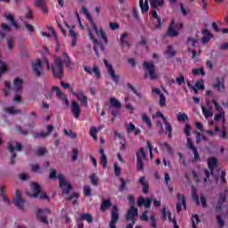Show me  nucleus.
Returning <instances> with one entry per match:
<instances>
[{
  "instance_id": "9b49d317",
  "label": "nucleus",
  "mask_w": 228,
  "mask_h": 228,
  "mask_svg": "<svg viewBox=\"0 0 228 228\" xmlns=\"http://www.w3.org/2000/svg\"><path fill=\"white\" fill-rule=\"evenodd\" d=\"M73 95L77 97V100L81 102L82 106L88 108V96L85 95V91L79 89L77 93H73Z\"/></svg>"
},
{
  "instance_id": "f704fd0d",
  "label": "nucleus",
  "mask_w": 228,
  "mask_h": 228,
  "mask_svg": "<svg viewBox=\"0 0 228 228\" xmlns=\"http://www.w3.org/2000/svg\"><path fill=\"white\" fill-rule=\"evenodd\" d=\"M142 120L146 124L149 129H152V121L151 120V118L147 116V114L142 115Z\"/></svg>"
},
{
  "instance_id": "423d86ee",
  "label": "nucleus",
  "mask_w": 228,
  "mask_h": 228,
  "mask_svg": "<svg viewBox=\"0 0 228 228\" xmlns=\"http://www.w3.org/2000/svg\"><path fill=\"white\" fill-rule=\"evenodd\" d=\"M142 67L145 69V70H148V73H144L145 78L149 77L150 76V79H151V81L158 79V75L156 74V66L154 65V62L144 61L142 63Z\"/></svg>"
},
{
  "instance_id": "13d9d810",
  "label": "nucleus",
  "mask_w": 228,
  "mask_h": 228,
  "mask_svg": "<svg viewBox=\"0 0 228 228\" xmlns=\"http://www.w3.org/2000/svg\"><path fill=\"white\" fill-rule=\"evenodd\" d=\"M84 195L86 197H92V188L89 185L84 186Z\"/></svg>"
},
{
  "instance_id": "6ab92c4d",
  "label": "nucleus",
  "mask_w": 228,
  "mask_h": 228,
  "mask_svg": "<svg viewBox=\"0 0 228 228\" xmlns=\"http://www.w3.org/2000/svg\"><path fill=\"white\" fill-rule=\"evenodd\" d=\"M85 72L87 74H94L96 79H101V69H99V67L94 66L93 69L90 68L89 66H85L84 67Z\"/></svg>"
},
{
  "instance_id": "e433bc0d",
  "label": "nucleus",
  "mask_w": 228,
  "mask_h": 228,
  "mask_svg": "<svg viewBox=\"0 0 228 228\" xmlns=\"http://www.w3.org/2000/svg\"><path fill=\"white\" fill-rule=\"evenodd\" d=\"M80 220H86L87 224H92L94 222V217L88 213H84L80 215Z\"/></svg>"
},
{
  "instance_id": "6e6552de",
  "label": "nucleus",
  "mask_w": 228,
  "mask_h": 228,
  "mask_svg": "<svg viewBox=\"0 0 228 228\" xmlns=\"http://www.w3.org/2000/svg\"><path fill=\"white\" fill-rule=\"evenodd\" d=\"M7 149L9 151V152H11V165H15V158H17V154H15L14 151L15 149L20 152V151H22V144H20V142H15V146L12 145V144H8L7 145Z\"/></svg>"
},
{
  "instance_id": "f3484780",
  "label": "nucleus",
  "mask_w": 228,
  "mask_h": 228,
  "mask_svg": "<svg viewBox=\"0 0 228 228\" xmlns=\"http://www.w3.org/2000/svg\"><path fill=\"white\" fill-rule=\"evenodd\" d=\"M25 203H26V201L24 200V199H22V197H20V191L17 190L16 191V198L13 200L14 206H16V208H19V209H22V208H24Z\"/></svg>"
},
{
  "instance_id": "3c124183",
  "label": "nucleus",
  "mask_w": 228,
  "mask_h": 228,
  "mask_svg": "<svg viewBox=\"0 0 228 228\" xmlns=\"http://www.w3.org/2000/svg\"><path fill=\"white\" fill-rule=\"evenodd\" d=\"M4 190H6V187H4V185L1 186L0 188V191H1V196L2 199L4 200V202H5V204H10V200H8V198H6V195H4Z\"/></svg>"
},
{
  "instance_id": "aec40b11",
  "label": "nucleus",
  "mask_w": 228,
  "mask_h": 228,
  "mask_svg": "<svg viewBox=\"0 0 228 228\" xmlns=\"http://www.w3.org/2000/svg\"><path fill=\"white\" fill-rule=\"evenodd\" d=\"M71 112L76 118H79V115H81V106L76 101L71 102Z\"/></svg>"
},
{
  "instance_id": "e2e57ef3",
  "label": "nucleus",
  "mask_w": 228,
  "mask_h": 228,
  "mask_svg": "<svg viewBox=\"0 0 228 228\" xmlns=\"http://www.w3.org/2000/svg\"><path fill=\"white\" fill-rule=\"evenodd\" d=\"M114 172H115L116 177H120L122 168H120V167H118V165H117V163L114 164Z\"/></svg>"
},
{
  "instance_id": "a211bd4d",
  "label": "nucleus",
  "mask_w": 228,
  "mask_h": 228,
  "mask_svg": "<svg viewBox=\"0 0 228 228\" xmlns=\"http://www.w3.org/2000/svg\"><path fill=\"white\" fill-rule=\"evenodd\" d=\"M32 70L33 72H35L37 77H40V76H42V61L40 60H36L32 63Z\"/></svg>"
},
{
  "instance_id": "de8ad7c7",
  "label": "nucleus",
  "mask_w": 228,
  "mask_h": 228,
  "mask_svg": "<svg viewBox=\"0 0 228 228\" xmlns=\"http://www.w3.org/2000/svg\"><path fill=\"white\" fill-rule=\"evenodd\" d=\"M201 110H202V113L206 118H208L209 117H213V111H211V110L206 109V107H204V106L201 107Z\"/></svg>"
},
{
  "instance_id": "f03ea898",
  "label": "nucleus",
  "mask_w": 228,
  "mask_h": 228,
  "mask_svg": "<svg viewBox=\"0 0 228 228\" xmlns=\"http://www.w3.org/2000/svg\"><path fill=\"white\" fill-rule=\"evenodd\" d=\"M59 186L61 189L62 197L69 195L72 191V184L65 179V176L62 174L58 175Z\"/></svg>"
},
{
  "instance_id": "0e129e2a",
  "label": "nucleus",
  "mask_w": 228,
  "mask_h": 228,
  "mask_svg": "<svg viewBox=\"0 0 228 228\" xmlns=\"http://www.w3.org/2000/svg\"><path fill=\"white\" fill-rule=\"evenodd\" d=\"M101 165H102L103 168L108 167V157L106 155L101 156Z\"/></svg>"
},
{
  "instance_id": "37998d69",
  "label": "nucleus",
  "mask_w": 228,
  "mask_h": 228,
  "mask_svg": "<svg viewBox=\"0 0 228 228\" xmlns=\"http://www.w3.org/2000/svg\"><path fill=\"white\" fill-rule=\"evenodd\" d=\"M176 118L178 122H186L188 120V115L184 112H179L176 115Z\"/></svg>"
},
{
  "instance_id": "338daca9",
  "label": "nucleus",
  "mask_w": 228,
  "mask_h": 228,
  "mask_svg": "<svg viewBox=\"0 0 228 228\" xmlns=\"http://www.w3.org/2000/svg\"><path fill=\"white\" fill-rule=\"evenodd\" d=\"M119 181H120V183H121V184H120V186H119V191H125L126 186L127 183H126V180H124L123 177H121V178L119 179Z\"/></svg>"
},
{
  "instance_id": "c756f323",
  "label": "nucleus",
  "mask_w": 228,
  "mask_h": 228,
  "mask_svg": "<svg viewBox=\"0 0 228 228\" xmlns=\"http://www.w3.org/2000/svg\"><path fill=\"white\" fill-rule=\"evenodd\" d=\"M110 104L111 108H115L116 110H120L122 108V103H120V102L115 97L110 98Z\"/></svg>"
},
{
  "instance_id": "412c9836",
  "label": "nucleus",
  "mask_w": 228,
  "mask_h": 228,
  "mask_svg": "<svg viewBox=\"0 0 228 228\" xmlns=\"http://www.w3.org/2000/svg\"><path fill=\"white\" fill-rule=\"evenodd\" d=\"M151 17L153 19H156L158 21V24L155 26V28L161 29L163 23H161V18L158 15V9L151 8Z\"/></svg>"
},
{
  "instance_id": "72a5a7b5",
  "label": "nucleus",
  "mask_w": 228,
  "mask_h": 228,
  "mask_svg": "<svg viewBox=\"0 0 228 228\" xmlns=\"http://www.w3.org/2000/svg\"><path fill=\"white\" fill-rule=\"evenodd\" d=\"M111 206V200L110 199H107V200H103L102 204H101V207H100V209L101 211H106V209H108V208H110Z\"/></svg>"
},
{
  "instance_id": "6e6d98bb",
  "label": "nucleus",
  "mask_w": 228,
  "mask_h": 228,
  "mask_svg": "<svg viewBox=\"0 0 228 228\" xmlns=\"http://www.w3.org/2000/svg\"><path fill=\"white\" fill-rule=\"evenodd\" d=\"M156 126L159 127V134H163L165 133V128H163V123L160 120L156 121Z\"/></svg>"
},
{
  "instance_id": "f8f14e48",
  "label": "nucleus",
  "mask_w": 228,
  "mask_h": 228,
  "mask_svg": "<svg viewBox=\"0 0 228 228\" xmlns=\"http://www.w3.org/2000/svg\"><path fill=\"white\" fill-rule=\"evenodd\" d=\"M136 217H138V208L135 206H131L130 208L127 210L125 218L126 220H133L136 221Z\"/></svg>"
},
{
  "instance_id": "58836bf2",
  "label": "nucleus",
  "mask_w": 228,
  "mask_h": 228,
  "mask_svg": "<svg viewBox=\"0 0 228 228\" xmlns=\"http://www.w3.org/2000/svg\"><path fill=\"white\" fill-rule=\"evenodd\" d=\"M36 4L37 6L41 8L43 13H47L48 10L47 7H45V3L44 2V0H37Z\"/></svg>"
},
{
  "instance_id": "1a4fd4ad",
  "label": "nucleus",
  "mask_w": 228,
  "mask_h": 228,
  "mask_svg": "<svg viewBox=\"0 0 228 228\" xmlns=\"http://www.w3.org/2000/svg\"><path fill=\"white\" fill-rule=\"evenodd\" d=\"M156 117H159L160 118H162L163 122H164V126H165V133L166 134H167L168 138H172V125H170V122H168V120H167V117H165V115H163L161 113V111H157L156 112Z\"/></svg>"
},
{
  "instance_id": "ea45409f",
  "label": "nucleus",
  "mask_w": 228,
  "mask_h": 228,
  "mask_svg": "<svg viewBox=\"0 0 228 228\" xmlns=\"http://www.w3.org/2000/svg\"><path fill=\"white\" fill-rule=\"evenodd\" d=\"M89 179H90L91 184H93V186H99V177L97 176V175H95V173H93L89 176Z\"/></svg>"
},
{
  "instance_id": "69168bd1",
  "label": "nucleus",
  "mask_w": 228,
  "mask_h": 228,
  "mask_svg": "<svg viewBox=\"0 0 228 228\" xmlns=\"http://www.w3.org/2000/svg\"><path fill=\"white\" fill-rule=\"evenodd\" d=\"M183 131H184V134L187 137H190V133L191 132V126H190V124H185Z\"/></svg>"
},
{
  "instance_id": "4be33fe9",
  "label": "nucleus",
  "mask_w": 228,
  "mask_h": 228,
  "mask_svg": "<svg viewBox=\"0 0 228 228\" xmlns=\"http://www.w3.org/2000/svg\"><path fill=\"white\" fill-rule=\"evenodd\" d=\"M212 86L214 88H217V91L223 94L225 91V84L224 79L216 78V83L213 84Z\"/></svg>"
},
{
  "instance_id": "b1692460",
  "label": "nucleus",
  "mask_w": 228,
  "mask_h": 228,
  "mask_svg": "<svg viewBox=\"0 0 228 228\" xmlns=\"http://www.w3.org/2000/svg\"><path fill=\"white\" fill-rule=\"evenodd\" d=\"M203 37L201 38L202 44H208L211 38H213L215 36L211 34L208 29H203L201 31Z\"/></svg>"
},
{
  "instance_id": "2f4dec72",
  "label": "nucleus",
  "mask_w": 228,
  "mask_h": 228,
  "mask_svg": "<svg viewBox=\"0 0 228 228\" xmlns=\"http://www.w3.org/2000/svg\"><path fill=\"white\" fill-rule=\"evenodd\" d=\"M58 97L62 100V102H64L65 106L69 108L70 106V102H69V97L66 96V94L61 92V90L58 89Z\"/></svg>"
},
{
  "instance_id": "20e7f679",
  "label": "nucleus",
  "mask_w": 228,
  "mask_h": 228,
  "mask_svg": "<svg viewBox=\"0 0 228 228\" xmlns=\"http://www.w3.org/2000/svg\"><path fill=\"white\" fill-rule=\"evenodd\" d=\"M208 169H204V173L206 177L204 178V182L208 183V179H209L210 175H213V172H215V168L218 167V159L216 157H210L208 159Z\"/></svg>"
},
{
  "instance_id": "bb28decb",
  "label": "nucleus",
  "mask_w": 228,
  "mask_h": 228,
  "mask_svg": "<svg viewBox=\"0 0 228 228\" xmlns=\"http://www.w3.org/2000/svg\"><path fill=\"white\" fill-rule=\"evenodd\" d=\"M191 197L196 206H200V200H199V191L193 185L191 186Z\"/></svg>"
},
{
  "instance_id": "603ef678",
  "label": "nucleus",
  "mask_w": 228,
  "mask_h": 228,
  "mask_svg": "<svg viewBox=\"0 0 228 228\" xmlns=\"http://www.w3.org/2000/svg\"><path fill=\"white\" fill-rule=\"evenodd\" d=\"M5 18L11 22V26H13L14 28H19V25L17 22H15V20L13 19V16L12 14H8L5 16Z\"/></svg>"
},
{
  "instance_id": "0eeeda50",
  "label": "nucleus",
  "mask_w": 228,
  "mask_h": 228,
  "mask_svg": "<svg viewBox=\"0 0 228 228\" xmlns=\"http://www.w3.org/2000/svg\"><path fill=\"white\" fill-rule=\"evenodd\" d=\"M103 63L107 69V71L110 79H112L116 85H118V81H120V76L115 73V69H113V66L110 64L108 60L104 59Z\"/></svg>"
},
{
  "instance_id": "052dcab7",
  "label": "nucleus",
  "mask_w": 228,
  "mask_h": 228,
  "mask_svg": "<svg viewBox=\"0 0 228 228\" xmlns=\"http://www.w3.org/2000/svg\"><path fill=\"white\" fill-rule=\"evenodd\" d=\"M187 148L190 149V151L197 149V147H195V144H193V141H191V138L190 137H187Z\"/></svg>"
},
{
  "instance_id": "5fc2aeb1",
  "label": "nucleus",
  "mask_w": 228,
  "mask_h": 228,
  "mask_svg": "<svg viewBox=\"0 0 228 228\" xmlns=\"http://www.w3.org/2000/svg\"><path fill=\"white\" fill-rule=\"evenodd\" d=\"M166 54H167L169 58H174V56H175V51L173 50L171 45H167Z\"/></svg>"
},
{
  "instance_id": "7ed1b4c3",
  "label": "nucleus",
  "mask_w": 228,
  "mask_h": 228,
  "mask_svg": "<svg viewBox=\"0 0 228 228\" xmlns=\"http://www.w3.org/2000/svg\"><path fill=\"white\" fill-rule=\"evenodd\" d=\"M30 188L31 191L28 192L29 197H32L33 199H37V197H39V199H42L43 200H49L47 193L40 192V185L38 183H32Z\"/></svg>"
},
{
  "instance_id": "a878e982",
  "label": "nucleus",
  "mask_w": 228,
  "mask_h": 228,
  "mask_svg": "<svg viewBox=\"0 0 228 228\" xmlns=\"http://www.w3.org/2000/svg\"><path fill=\"white\" fill-rule=\"evenodd\" d=\"M79 197H81V194H79L77 191H75L72 194L66 196L65 200H73V206H77V199H79Z\"/></svg>"
},
{
  "instance_id": "4c0bfd02",
  "label": "nucleus",
  "mask_w": 228,
  "mask_h": 228,
  "mask_svg": "<svg viewBox=\"0 0 228 228\" xmlns=\"http://www.w3.org/2000/svg\"><path fill=\"white\" fill-rule=\"evenodd\" d=\"M4 111L9 113V115H17L18 113H20V110L17 109L16 107L5 108Z\"/></svg>"
},
{
  "instance_id": "774afa93",
  "label": "nucleus",
  "mask_w": 228,
  "mask_h": 228,
  "mask_svg": "<svg viewBox=\"0 0 228 228\" xmlns=\"http://www.w3.org/2000/svg\"><path fill=\"white\" fill-rule=\"evenodd\" d=\"M100 36L102 38L104 44H108V37H106V32L102 28H100Z\"/></svg>"
},
{
  "instance_id": "473e14b6",
  "label": "nucleus",
  "mask_w": 228,
  "mask_h": 228,
  "mask_svg": "<svg viewBox=\"0 0 228 228\" xmlns=\"http://www.w3.org/2000/svg\"><path fill=\"white\" fill-rule=\"evenodd\" d=\"M6 33H10V26H8L5 23H3L0 30L1 38H4V37H6Z\"/></svg>"
},
{
  "instance_id": "49530a36",
  "label": "nucleus",
  "mask_w": 228,
  "mask_h": 228,
  "mask_svg": "<svg viewBox=\"0 0 228 228\" xmlns=\"http://www.w3.org/2000/svg\"><path fill=\"white\" fill-rule=\"evenodd\" d=\"M63 133L66 136H69V138H71L72 140L77 138V134L76 133L72 132L71 130L64 129Z\"/></svg>"
},
{
  "instance_id": "39448f33",
  "label": "nucleus",
  "mask_w": 228,
  "mask_h": 228,
  "mask_svg": "<svg viewBox=\"0 0 228 228\" xmlns=\"http://www.w3.org/2000/svg\"><path fill=\"white\" fill-rule=\"evenodd\" d=\"M63 64L70 69V57L67 53H63V60L58 58V79H63Z\"/></svg>"
},
{
  "instance_id": "ddd939ff",
  "label": "nucleus",
  "mask_w": 228,
  "mask_h": 228,
  "mask_svg": "<svg viewBox=\"0 0 228 228\" xmlns=\"http://www.w3.org/2000/svg\"><path fill=\"white\" fill-rule=\"evenodd\" d=\"M49 213H51V210L47 208H38L37 212L38 220H40V222L43 224H47V215H49Z\"/></svg>"
},
{
  "instance_id": "cd10ccee",
  "label": "nucleus",
  "mask_w": 228,
  "mask_h": 228,
  "mask_svg": "<svg viewBox=\"0 0 228 228\" xmlns=\"http://www.w3.org/2000/svg\"><path fill=\"white\" fill-rule=\"evenodd\" d=\"M48 31H49V33L41 31L40 32L41 37H47V38H51L53 37L56 40V38H57L56 31H54L53 27H48Z\"/></svg>"
},
{
  "instance_id": "4d7b16f0",
  "label": "nucleus",
  "mask_w": 228,
  "mask_h": 228,
  "mask_svg": "<svg viewBox=\"0 0 228 228\" xmlns=\"http://www.w3.org/2000/svg\"><path fill=\"white\" fill-rule=\"evenodd\" d=\"M216 222H217L218 227H220V228L224 227V225H225V221L222 218V216H216Z\"/></svg>"
},
{
  "instance_id": "9d476101",
  "label": "nucleus",
  "mask_w": 228,
  "mask_h": 228,
  "mask_svg": "<svg viewBox=\"0 0 228 228\" xmlns=\"http://www.w3.org/2000/svg\"><path fill=\"white\" fill-rule=\"evenodd\" d=\"M110 228H117V226L115 225L117 224V222H118V207L117 205H114L111 212H110Z\"/></svg>"
},
{
  "instance_id": "09e8293b",
  "label": "nucleus",
  "mask_w": 228,
  "mask_h": 228,
  "mask_svg": "<svg viewBox=\"0 0 228 228\" xmlns=\"http://www.w3.org/2000/svg\"><path fill=\"white\" fill-rule=\"evenodd\" d=\"M192 74L194 76H206V71H204V68H199V69H192Z\"/></svg>"
},
{
  "instance_id": "dca6fc26",
  "label": "nucleus",
  "mask_w": 228,
  "mask_h": 228,
  "mask_svg": "<svg viewBox=\"0 0 228 228\" xmlns=\"http://www.w3.org/2000/svg\"><path fill=\"white\" fill-rule=\"evenodd\" d=\"M175 20H172L170 25L168 26L167 36L174 38L179 35V31L175 30Z\"/></svg>"
},
{
  "instance_id": "8fccbe9b",
  "label": "nucleus",
  "mask_w": 228,
  "mask_h": 228,
  "mask_svg": "<svg viewBox=\"0 0 228 228\" xmlns=\"http://www.w3.org/2000/svg\"><path fill=\"white\" fill-rule=\"evenodd\" d=\"M200 224V219L199 218V216L197 214L193 215L191 217V227L192 228H197V224Z\"/></svg>"
},
{
  "instance_id": "bf43d9fd",
  "label": "nucleus",
  "mask_w": 228,
  "mask_h": 228,
  "mask_svg": "<svg viewBox=\"0 0 228 228\" xmlns=\"http://www.w3.org/2000/svg\"><path fill=\"white\" fill-rule=\"evenodd\" d=\"M184 83H186L184 76L183 74H179V77H176V84L181 86V85H184Z\"/></svg>"
},
{
  "instance_id": "c03bdc74",
  "label": "nucleus",
  "mask_w": 228,
  "mask_h": 228,
  "mask_svg": "<svg viewBox=\"0 0 228 228\" xmlns=\"http://www.w3.org/2000/svg\"><path fill=\"white\" fill-rule=\"evenodd\" d=\"M177 197V200L178 202H180V204H183L184 209H186L187 206H186V198H184L183 194L178 193L176 195Z\"/></svg>"
},
{
  "instance_id": "f257e3e1",
  "label": "nucleus",
  "mask_w": 228,
  "mask_h": 228,
  "mask_svg": "<svg viewBox=\"0 0 228 228\" xmlns=\"http://www.w3.org/2000/svg\"><path fill=\"white\" fill-rule=\"evenodd\" d=\"M136 156V170L138 172H143V168H145V164L143 161H147L149 159V153L146 152L145 148H140L139 151L135 152Z\"/></svg>"
},
{
  "instance_id": "c9c22d12",
  "label": "nucleus",
  "mask_w": 228,
  "mask_h": 228,
  "mask_svg": "<svg viewBox=\"0 0 228 228\" xmlns=\"http://www.w3.org/2000/svg\"><path fill=\"white\" fill-rule=\"evenodd\" d=\"M140 8L142 12V13H147L149 12V2L145 0L143 4V0H139Z\"/></svg>"
},
{
  "instance_id": "a19ab883",
  "label": "nucleus",
  "mask_w": 228,
  "mask_h": 228,
  "mask_svg": "<svg viewBox=\"0 0 228 228\" xmlns=\"http://www.w3.org/2000/svg\"><path fill=\"white\" fill-rule=\"evenodd\" d=\"M126 87L129 90H131V92H133V94H134L139 99H142V93H139L138 91H136V88H134V86L131 85V83H127Z\"/></svg>"
},
{
  "instance_id": "c85d7f7f",
  "label": "nucleus",
  "mask_w": 228,
  "mask_h": 228,
  "mask_svg": "<svg viewBox=\"0 0 228 228\" xmlns=\"http://www.w3.org/2000/svg\"><path fill=\"white\" fill-rule=\"evenodd\" d=\"M150 4L151 8H163L165 5V0H150Z\"/></svg>"
},
{
  "instance_id": "393cba45",
  "label": "nucleus",
  "mask_w": 228,
  "mask_h": 228,
  "mask_svg": "<svg viewBox=\"0 0 228 228\" xmlns=\"http://www.w3.org/2000/svg\"><path fill=\"white\" fill-rule=\"evenodd\" d=\"M127 37H129V34L127 32H125L120 36L119 44L121 47H131V43H129V41H126V38H127Z\"/></svg>"
},
{
  "instance_id": "a18cd8bd",
  "label": "nucleus",
  "mask_w": 228,
  "mask_h": 228,
  "mask_svg": "<svg viewBox=\"0 0 228 228\" xmlns=\"http://www.w3.org/2000/svg\"><path fill=\"white\" fill-rule=\"evenodd\" d=\"M97 133H98L97 132V127L91 126L90 131H89V134H90V136H92V138H94V140L95 142H97V140H98Z\"/></svg>"
},
{
  "instance_id": "4468645a",
  "label": "nucleus",
  "mask_w": 228,
  "mask_h": 228,
  "mask_svg": "<svg viewBox=\"0 0 228 228\" xmlns=\"http://www.w3.org/2000/svg\"><path fill=\"white\" fill-rule=\"evenodd\" d=\"M53 129H54V126L49 125L47 126V132H36L33 134V138H35L36 140L40 138H47V136H49V134L53 133Z\"/></svg>"
},
{
  "instance_id": "864d4df0",
  "label": "nucleus",
  "mask_w": 228,
  "mask_h": 228,
  "mask_svg": "<svg viewBox=\"0 0 228 228\" xmlns=\"http://www.w3.org/2000/svg\"><path fill=\"white\" fill-rule=\"evenodd\" d=\"M159 104L161 108H165V106H167V97H165V94H162L159 95Z\"/></svg>"
},
{
  "instance_id": "2eb2a0df",
  "label": "nucleus",
  "mask_w": 228,
  "mask_h": 228,
  "mask_svg": "<svg viewBox=\"0 0 228 228\" xmlns=\"http://www.w3.org/2000/svg\"><path fill=\"white\" fill-rule=\"evenodd\" d=\"M137 206L139 208L144 206L145 209H151V206H152V200L150 198L139 197L137 200Z\"/></svg>"
},
{
  "instance_id": "7c9ffc66",
  "label": "nucleus",
  "mask_w": 228,
  "mask_h": 228,
  "mask_svg": "<svg viewBox=\"0 0 228 228\" xmlns=\"http://www.w3.org/2000/svg\"><path fill=\"white\" fill-rule=\"evenodd\" d=\"M139 183L142 185L143 193H149V182L145 180V176H141L139 179Z\"/></svg>"
},
{
  "instance_id": "5701e85b",
  "label": "nucleus",
  "mask_w": 228,
  "mask_h": 228,
  "mask_svg": "<svg viewBox=\"0 0 228 228\" xmlns=\"http://www.w3.org/2000/svg\"><path fill=\"white\" fill-rule=\"evenodd\" d=\"M161 215L162 220L166 221L167 216L168 222L174 224V219H172V212L168 211L167 213V207H163V208L161 209Z\"/></svg>"
},
{
  "instance_id": "79ce46f5",
  "label": "nucleus",
  "mask_w": 228,
  "mask_h": 228,
  "mask_svg": "<svg viewBox=\"0 0 228 228\" xmlns=\"http://www.w3.org/2000/svg\"><path fill=\"white\" fill-rule=\"evenodd\" d=\"M14 90L19 92V90H22V79L15 78L14 81Z\"/></svg>"
},
{
  "instance_id": "680f3d73",
  "label": "nucleus",
  "mask_w": 228,
  "mask_h": 228,
  "mask_svg": "<svg viewBox=\"0 0 228 228\" xmlns=\"http://www.w3.org/2000/svg\"><path fill=\"white\" fill-rule=\"evenodd\" d=\"M77 156H79V151L77 150V148H74L72 150V161H77Z\"/></svg>"
}]
</instances>
